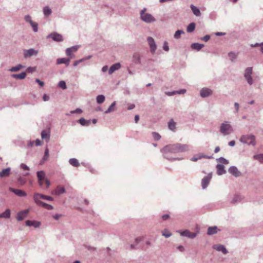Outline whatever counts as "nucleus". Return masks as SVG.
<instances>
[{"label":"nucleus","instance_id":"f257e3e1","mask_svg":"<svg viewBox=\"0 0 263 263\" xmlns=\"http://www.w3.org/2000/svg\"><path fill=\"white\" fill-rule=\"evenodd\" d=\"M146 10V8H144L143 10H142L140 12V17L141 19L147 23H150L153 22L155 21V18L151 14L146 13L145 11Z\"/></svg>","mask_w":263,"mask_h":263},{"label":"nucleus","instance_id":"f03ea898","mask_svg":"<svg viewBox=\"0 0 263 263\" xmlns=\"http://www.w3.org/2000/svg\"><path fill=\"white\" fill-rule=\"evenodd\" d=\"M232 127L228 122L223 123L220 126V132L223 135H228L232 132Z\"/></svg>","mask_w":263,"mask_h":263},{"label":"nucleus","instance_id":"7ed1b4c3","mask_svg":"<svg viewBox=\"0 0 263 263\" xmlns=\"http://www.w3.org/2000/svg\"><path fill=\"white\" fill-rule=\"evenodd\" d=\"M177 144H170L164 146L162 149L161 152L165 155L168 153H177Z\"/></svg>","mask_w":263,"mask_h":263},{"label":"nucleus","instance_id":"20e7f679","mask_svg":"<svg viewBox=\"0 0 263 263\" xmlns=\"http://www.w3.org/2000/svg\"><path fill=\"white\" fill-rule=\"evenodd\" d=\"M37 176L38 178V182L40 186L43 187V182H42V180H45V184L46 186V188H48L50 185V182L49 180L45 178V174L44 172L43 171H39L37 172Z\"/></svg>","mask_w":263,"mask_h":263},{"label":"nucleus","instance_id":"39448f33","mask_svg":"<svg viewBox=\"0 0 263 263\" xmlns=\"http://www.w3.org/2000/svg\"><path fill=\"white\" fill-rule=\"evenodd\" d=\"M241 142L255 145L256 144L255 137L253 135L242 136L240 138Z\"/></svg>","mask_w":263,"mask_h":263},{"label":"nucleus","instance_id":"423d86ee","mask_svg":"<svg viewBox=\"0 0 263 263\" xmlns=\"http://www.w3.org/2000/svg\"><path fill=\"white\" fill-rule=\"evenodd\" d=\"M252 73V68L248 67L245 70V77L247 80L248 83L251 85L253 83V80L251 77Z\"/></svg>","mask_w":263,"mask_h":263},{"label":"nucleus","instance_id":"0eeeda50","mask_svg":"<svg viewBox=\"0 0 263 263\" xmlns=\"http://www.w3.org/2000/svg\"><path fill=\"white\" fill-rule=\"evenodd\" d=\"M33 199L35 202L37 201V200H40V199H43L50 201L53 200V198L50 196H46L39 193H36L34 195Z\"/></svg>","mask_w":263,"mask_h":263},{"label":"nucleus","instance_id":"6e6552de","mask_svg":"<svg viewBox=\"0 0 263 263\" xmlns=\"http://www.w3.org/2000/svg\"><path fill=\"white\" fill-rule=\"evenodd\" d=\"M78 48L79 46H74L67 48L66 50V55L69 56L71 59L73 58V53L76 52L78 50Z\"/></svg>","mask_w":263,"mask_h":263},{"label":"nucleus","instance_id":"1a4fd4ad","mask_svg":"<svg viewBox=\"0 0 263 263\" xmlns=\"http://www.w3.org/2000/svg\"><path fill=\"white\" fill-rule=\"evenodd\" d=\"M29 210H25L21 212H19L17 213L16 219L18 221H22L23 220L29 213Z\"/></svg>","mask_w":263,"mask_h":263},{"label":"nucleus","instance_id":"9d476101","mask_svg":"<svg viewBox=\"0 0 263 263\" xmlns=\"http://www.w3.org/2000/svg\"><path fill=\"white\" fill-rule=\"evenodd\" d=\"M177 153L185 152L189 150V146L187 144H182L180 143H176Z\"/></svg>","mask_w":263,"mask_h":263},{"label":"nucleus","instance_id":"9b49d317","mask_svg":"<svg viewBox=\"0 0 263 263\" xmlns=\"http://www.w3.org/2000/svg\"><path fill=\"white\" fill-rule=\"evenodd\" d=\"M38 53L37 50L33 49H30L28 50H25L24 51V55L25 58L30 57L33 55H36Z\"/></svg>","mask_w":263,"mask_h":263},{"label":"nucleus","instance_id":"f8f14e48","mask_svg":"<svg viewBox=\"0 0 263 263\" xmlns=\"http://www.w3.org/2000/svg\"><path fill=\"white\" fill-rule=\"evenodd\" d=\"M48 37L52 38L54 41L57 42H61L63 40V37L61 34L55 32L51 33Z\"/></svg>","mask_w":263,"mask_h":263},{"label":"nucleus","instance_id":"ddd939ff","mask_svg":"<svg viewBox=\"0 0 263 263\" xmlns=\"http://www.w3.org/2000/svg\"><path fill=\"white\" fill-rule=\"evenodd\" d=\"M147 42L151 48V51L152 53H154L156 49V45L154 39L152 37L147 38Z\"/></svg>","mask_w":263,"mask_h":263},{"label":"nucleus","instance_id":"4468645a","mask_svg":"<svg viewBox=\"0 0 263 263\" xmlns=\"http://www.w3.org/2000/svg\"><path fill=\"white\" fill-rule=\"evenodd\" d=\"M229 172L235 177H239L241 175V173L238 170L236 167L231 166L229 169Z\"/></svg>","mask_w":263,"mask_h":263},{"label":"nucleus","instance_id":"2eb2a0df","mask_svg":"<svg viewBox=\"0 0 263 263\" xmlns=\"http://www.w3.org/2000/svg\"><path fill=\"white\" fill-rule=\"evenodd\" d=\"M9 190L10 191L13 192L15 195H16L18 196L23 197L26 196V193L23 190L15 189L11 187H10Z\"/></svg>","mask_w":263,"mask_h":263},{"label":"nucleus","instance_id":"dca6fc26","mask_svg":"<svg viewBox=\"0 0 263 263\" xmlns=\"http://www.w3.org/2000/svg\"><path fill=\"white\" fill-rule=\"evenodd\" d=\"M71 58L69 57V58H59L57 60V64H65L66 66H68L69 64V62L71 60Z\"/></svg>","mask_w":263,"mask_h":263},{"label":"nucleus","instance_id":"f3484780","mask_svg":"<svg viewBox=\"0 0 263 263\" xmlns=\"http://www.w3.org/2000/svg\"><path fill=\"white\" fill-rule=\"evenodd\" d=\"M212 90L208 88H204L200 91V95L202 97H206L212 94Z\"/></svg>","mask_w":263,"mask_h":263},{"label":"nucleus","instance_id":"a211bd4d","mask_svg":"<svg viewBox=\"0 0 263 263\" xmlns=\"http://www.w3.org/2000/svg\"><path fill=\"white\" fill-rule=\"evenodd\" d=\"M213 249L218 251H221L223 254H226L228 253V251L226 248L221 245H215L213 247Z\"/></svg>","mask_w":263,"mask_h":263},{"label":"nucleus","instance_id":"6ab92c4d","mask_svg":"<svg viewBox=\"0 0 263 263\" xmlns=\"http://www.w3.org/2000/svg\"><path fill=\"white\" fill-rule=\"evenodd\" d=\"M121 67V64L119 63H116L115 64H113L111 67H110L108 73L109 74H112L114 71H115L117 70H118Z\"/></svg>","mask_w":263,"mask_h":263},{"label":"nucleus","instance_id":"aec40b11","mask_svg":"<svg viewBox=\"0 0 263 263\" xmlns=\"http://www.w3.org/2000/svg\"><path fill=\"white\" fill-rule=\"evenodd\" d=\"M41 224V223L39 221H31V220H27L26 221V225L27 226H33L34 228H37L39 227Z\"/></svg>","mask_w":263,"mask_h":263},{"label":"nucleus","instance_id":"412c9836","mask_svg":"<svg viewBox=\"0 0 263 263\" xmlns=\"http://www.w3.org/2000/svg\"><path fill=\"white\" fill-rule=\"evenodd\" d=\"M211 178V176H208L203 178L202 180V187L203 189H205L208 185L210 180Z\"/></svg>","mask_w":263,"mask_h":263},{"label":"nucleus","instance_id":"4be33fe9","mask_svg":"<svg viewBox=\"0 0 263 263\" xmlns=\"http://www.w3.org/2000/svg\"><path fill=\"white\" fill-rule=\"evenodd\" d=\"M181 235L182 236H186L189 238H194L196 237V234L194 233L190 232L187 230H185L181 232Z\"/></svg>","mask_w":263,"mask_h":263},{"label":"nucleus","instance_id":"5701e85b","mask_svg":"<svg viewBox=\"0 0 263 263\" xmlns=\"http://www.w3.org/2000/svg\"><path fill=\"white\" fill-rule=\"evenodd\" d=\"M35 202L37 205H41L46 209H48V210H52L53 209V206L51 205L44 203L40 200H37V201Z\"/></svg>","mask_w":263,"mask_h":263},{"label":"nucleus","instance_id":"b1692460","mask_svg":"<svg viewBox=\"0 0 263 263\" xmlns=\"http://www.w3.org/2000/svg\"><path fill=\"white\" fill-rule=\"evenodd\" d=\"M65 192V188L61 185H58L54 191V193L57 195H59Z\"/></svg>","mask_w":263,"mask_h":263},{"label":"nucleus","instance_id":"393cba45","mask_svg":"<svg viewBox=\"0 0 263 263\" xmlns=\"http://www.w3.org/2000/svg\"><path fill=\"white\" fill-rule=\"evenodd\" d=\"M217 168V173L218 175H221L226 173V171L224 170L223 165L221 164H218L216 166Z\"/></svg>","mask_w":263,"mask_h":263},{"label":"nucleus","instance_id":"a878e982","mask_svg":"<svg viewBox=\"0 0 263 263\" xmlns=\"http://www.w3.org/2000/svg\"><path fill=\"white\" fill-rule=\"evenodd\" d=\"M11 76L16 79L22 80L26 77V73L25 72H23L19 74H13Z\"/></svg>","mask_w":263,"mask_h":263},{"label":"nucleus","instance_id":"bb28decb","mask_svg":"<svg viewBox=\"0 0 263 263\" xmlns=\"http://www.w3.org/2000/svg\"><path fill=\"white\" fill-rule=\"evenodd\" d=\"M10 168L4 169L2 171L0 172V176L1 177L8 176L10 174Z\"/></svg>","mask_w":263,"mask_h":263},{"label":"nucleus","instance_id":"cd10ccee","mask_svg":"<svg viewBox=\"0 0 263 263\" xmlns=\"http://www.w3.org/2000/svg\"><path fill=\"white\" fill-rule=\"evenodd\" d=\"M217 233V227H209L208 229L207 234L209 235H213Z\"/></svg>","mask_w":263,"mask_h":263},{"label":"nucleus","instance_id":"c85d7f7f","mask_svg":"<svg viewBox=\"0 0 263 263\" xmlns=\"http://www.w3.org/2000/svg\"><path fill=\"white\" fill-rule=\"evenodd\" d=\"M41 137L43 139H47V142L49 140V132L46 130H43L41 133Z\"/></svg>","mask_w":263,"mask_h":263},{"label":"nucleus","instance_id":"c756f323","mask_svg":"<svg viewBox=\"0 0 263 263\" xmlns=\"http://www.w3.org/2000/svg\"><path fill=\"white\" fill-rule=\"evenodd\" d=\"M191 8L193 13L196 16H199L201 15L200 11L197 7L194 6L193 5H191Z\"/></svg>","mask_w":263,"mask_h":263},{"label":"nucleus","instance_id":"7c9ffc66","mask_svg":"<svg viewBox=\"0 0 263 263\" xmlns=\"http://www.w3.org/2000/svg\"><path fill=\"white\" fill-rule=\"evenodd\" d=\"M203 46V44L199 43H193L191 45V48L197 51H199Z\"/></svg>","mask_w":263,"mask_h":263},{"label":"nucleus","instance_id":"2f4dec72","mask_svg":"<svg viewBox=\"0 0 263 263\" xmlns=\"http://www.w3.org/2000/svg\"><path fill=\"white\" fill-rule=\"evenodd\" d=\"M69 163L73 166L78 167L80 165V164H79L78 160L75 158L70 159L69 160Z\"/></svg>","mask_w":263,"mask_h":263},{"label":"nucleus","instance_id":"473e14b6","mask_svg":"<svg viewBox=\"0 0 263 263\" xmlns=\"http://www.w3.org/2000/svg\"><path fill=\"white\" fill-rule=\"evenodd\" d=\"M79 122L83 126H88V125H89V124L90 123V120H86L84 118H81L79 120Z\"/></svg>","mask_w":263,"mask_h":263},{"label":"nucleus","instance_id":"72a5a7b5","mask_svg":"<svg viewBox=\"0 0 263 263\" xmlns=\"http://www.w3.org/2000/svg\"><path fill=\"white\" fill-rule=\"evenodd\" d=\"M2 218H9L10 217V210L7 209L4 213L1 214Z\"/></svg>","mask_w":263,"mask_h":263},{"label":"nucleus","instance_id":"f704fd0d","mask_svg":"<svg viewBox=\"0 0 263 263\" xmlns=\"http://www.w3.org/2000/svg\"><path fill=\"white\" fill-rule=\"evenodd\" d=\"M168 128L172 130H174L176 128V123L173 119H171L168 122Z\"/></svg>","mask_w":263,"mask_h":263},{"label":"nucleus","instance_id":"c9c22d12","mask_svg":"<svg viewBox=\"0 0 263 263\" xmlns=\"http://www.w3.org/2000/svg\"><path fill=\"white\" fill-rule=\"evenodd\" d=\"M195 28V24L194 23H192L189 25L187 27V31L188 32H193Z\"/></svg>","mask_w":263,"mask_h":263},{"label":"nucleus","instance_id":"e433bc0d","mask_svg":"<svg viewBox=\"0 0 263 263\" xmlns=\"http://www.w3.org/2000/svg\"><path fill=\"white\" fill-rule=\"evenodd\" d=\"M116 105V102H114L109 107L108 109L105 111V114H108L115 110Z\"/></svg>","mask_w":263,"mask_h":263},{"label":"nucleus","instance_id":"4c0bfd02","mask_svg":"<svg viewBox=\"0 0 263 263\" xmlns=\"http://www.w3.org/2000/svg\"><path fill=\"white\" fill-rule=\"evenodd\" d=\"M105 101V97L100 95L97 97V102L98 104H101Z\"/></svg>","mask_w":263,"mask_h":263},{"label":"nucleus","instance_id":"58836bf2","mask_svg":"<svg viewBox=\"0 0 263 263\" xmlns=\"http://www.w3.org/2000/svg\"><path fill=\"white\" fill-rule=\"evenodd\" d=\"M24 67V66L21 64H18L17 66L15 67H12L10 69V71L13 72V71H17L19 70H20L22 68Z\"/></svg>","mask_w":263,"mask_h":263},{"label":"nucleus","instance_id":"ea45409f","mask_svg":"<svg viewBox=\"0 0 263 263\" xmlns=\"http://www.w3.org/2000/svg\"><path fill=\"white\" fill-rule=\"evenodd\" d=\"M254 159L259 160V161L263 163V154H258L254 156Z\"/></svg>","mask_w":263,"mask_h":263},{"label":"nucleus","instance_id":"a19ab883","mask_svg":"<svg viewBox=\"0 0 263 263\" xmlns=\"http://www.w3.org/2000/svg\"><path fill=\"white\" fill-rule=\"evenodd\" d=\"M162 235L165 237H169L172 235V233L167 230L165 229L162 231Z\"/></svg>","mask_w":263,"mask_h":263},{"label":"nucleus","instance_id":"79ce46f5","mask_svg":"<svg viewBox=\"0 0 263 263\" xmlns=\"http://www.w3.org/2000/svg\"><path fill=\"white\" fill-rule=\"evenodd\" d=\"M183 33H184V32L182 30H177L174 34V37L175 39H178L180 38L181 34H183Z\"/></svg>","mask_w":263,"mask_h":263},{"label":"nucleus","instance_id":"37998d69","mask_svg":"<svg viewBox=\"0 0 263 263\" xmlns=\"http://www.w3.org/2000/svg\"><path fill=\"white\" fill-rule=\"evenodd\" d=\"M51 13V10L49 7H46L44 8V13L45 15L48 16L50 15Z\"/></svg>","mask_w":263,"mask_h":263},{"label":"nucleus","instance_id":"c03bdc74","mask_svg":"<svg viewBox=\"0 0 263 263\" xmlns=\"http://www.w3.org/2000/svg\"><path fill=\"white\" fill-rule=\"evenodd\" d=\"M59 86L63 89H65L66 88V84L65 82L64 81H61L59 83Z\"/></svg>","mask_w":263,"mask_h":263},{"label":"nucleus","instance_id":"a18cd8bd","mask_svg":"<svg viewBox=\"0 0 263 263\" xmlns=\"http://www.w3.org/2000/svg\"><path fill=\"white\" fill-rule=\"evenodd\" d=\"M152 135L154 139L156 140H159L161 138V136L157 133L153 132Z\"/></svg>","mask_w":263,"mask_h":263},{"label":"nucleus","instance_id":"49530a36","mask_svg":"<svg viewBox=\"0 0 263 263\" xmlns=\"http://www.w3.org/2000/svg\"><path fill=\"white\" fill-rule=\"evenodd\" d=\"M237 54L234 53V52H230L229 53V57L231 59L232 61L235 59L237 57Z\"/></svg>","mask_w":263,"mask_h":263},{"label":"nucleus","instance_id":"de8ad7c7","mask_svg":"<svg viewBox=\"0 0 263 263\" xmlns=\"http://www.w3.org/2000/svg\"><path fill=\"white\" fill-rule=\"evenodd\" d=\"M30 25L32 27L34 31L36 32L37 31V24L35 23L31 22Z\"/></svg>","mask_w":263,"mask_h":263},{"label":"nucleus","instance_id":"09e8293b","mask_svg":"<svg viewBox=\"0 0 263 263\" xmlns=\"http://www.w3.org/2000/svg\"><path fill=\"white\" fill-rule=\"evenodd\" d=\"M219 162L221 163H223V164H228V161L227 160H226L225 158H222V157H221L219 159Z\"/></svg>","mask_w":263,"mask_h":263},{"label":"nucleus","instance_id":"8fccbe9b","mask_svg":"<svg viewBox=\"0 0 263 263\" xmlns=\"http://www.w3.org/2000/svg\"><path fill=\"white\" fill-rule=\"evenodd\" d=\"M21 168H22L24 170H27V171L29 170V167H28L26 164H25L24 163L21 164Z\"/></svg>","mask_w":263,"mask_h":263},{"label":"nucleus","instance_id":"3c124183","mask_svg":"<svg viewBox=\"0 0 263 263\" xmlns=\"http://www.w3.org/2000/svg\"><path fill=\"white\" fill-rule=\"evenodd\" d=\"M143 239V237H138L136 238L135 239V243H136V245L138 244V243H139V242L142 241Z\"/></svg>","mask_w":263,"mask_h":263},{"label":"nucleus","instance_id":"603ef678","mask_svg":"<svg viewBox=\"0 0 263 263\" xmlns=\"http://www.w3.org/2000/svg\"><path fill=\"white\" fill-rule=\"evenodd\" d=\"M163 49L166 51H168L169 48L168 44L166 42H165L163 45Z\"/></svg>","mask_w":263,"mask_h":263},{"label":"nucleus","instance_id":"864d4df0","mask_svg":"<svg viewBox=\"0 0 263 263\" xmlns=\"http://www.w3.org/2000/svg\"><path fill=\"white\" fill-rule=\"evenodd\" d=\"M49 156V150L47 148L46 149H45V155H44V158L45 159H47V158Z\"/></svg>","mask_w":263,"mask_h":263},{"label":"nucleus","instance_id":"5fc2aeb1","mask_svg":"<svg viewBox=\"0 0 263 263\" xmlns=\"http://www.w3.org/2000/svg\"><path fill=\"white\" fill-rule=\"evenodd\" d=\"M35 67H29L28 68H27L26 71L28 72H32L33 71H35Z\"/></svg>","mask_w":263,"mask_h":263},{"label":"nucleus","instance_id":"6e6d98bb","mask_svg":"<svg viewBox=\"0 0 263 263\" xmlns=\"http://www.w3.org/2000/svg\"><path fill=\"white\" fill-rule=\"evenodd\" d=\"M18 181L20 182V183L21 184H24L26 182V180L25 179H24V178H21V177H20L18 179Z\"/></svg>","mask_w":263,"mask_h":263},{"label":"nucleus","instance_id":"4d7b16f0","mask_svg":"<svg viewBox=\"0 0 263 263\" xmlns=\"http://www.w3.org/2000/svg\"><path fill=\"white\" fill-rule=\"evenodd\" d=\"M210 38V36L209 35H205L204 37H203L201 39V40H202V41H205V42H207V41H208L209 40Z\"/></svg>","mask_w":263,"mask_h":263},{"label":"nucleus","instance_id":"13d9d810","mask_svg":"<svg viewBox=\"0 0 263 263\" xmlns=\"http://www.w3.org/2000/svg\"><path fill=\"white\" fill-rule=\"evenodd\" d=\"M176 91V94H184V93L186 92V90L184 89H181L179 91Z\"/></svg>","mask_w":263,"mask_h":263},{"label":"nucleus","instance_id":"bf43d9fd","mask_svg":"<svg viewBox=\"0 0 263 263\" xmlns=\"http://www.w3.org/2000/svg\"><path fill=\"white\" fill-rule=\"evenodd\" d=\"M25 21H26V22H29V23H30V24L31 23V22H32V20H31V19L30 16H29V15H27V16H25Z\"/></svg>","mask_w":263,"mask_h":263},{"label":"nucleus","instance_id":"052dcab7","mask_svg":"<svg viewBox=\"0 0 263 263\" xmlns=\"http://www.w3.org/2000/svg\"><path fill=\"white\" fill-rule=\"evenodd\" d=\"M36 82H37L41 86H43L44 85V83L42 81H41L39 79H36Z\"/></svg>","mask_w":263,"mask_h":263},{"label":"nucleus","instance_id":"680f3d73","mask_svg":"<svg viewBox=\"0 0 263 263\" xmlns=\"http://www.w3.org/2000/svg\"><path fill=\"white\" fill-rule=\"evenodd\" d=\"M82 112V110L80 108H77L75 110L72 111L71 113H81Z\"/></svg>","mask_w":263,"mask_h":263},{"label":"nucleus","instance_id":"e2e57ef3","mask_svg":"<svg viewBox=\"0 0 263 263\" xmlns=\"http://www.w3.org/2000/svg\"><path fill=\"white\" fill-rule=\"evenodd\" d=\"M169 217H170V216L168 214H165V215H162V218L163 220H165L168 219Z\"/></svg>","mask_w":263,"mask_h":263},{"label":"nucleus","instance_id":"0e129e2a","mask_svg":"<svg viewBox=\"0 0 263 263\" xmlns=\"http://www.w3.org/2000/svg\"><path fill=\"white\" fill-rule=\"evenodd\" d=\"M49 97L48 96H47V95H44V96H43V100L44 101H47L48 100H49Z\"/></svg>","mask_w":263,"mask_h":263},{"label":"nucleus","instance_id":"69168bd1","mask_svg":"<svg viewBox=\"0 0 263 263\" xmlns=\"http://www.w3.org/2000/svg\"><path fill=\"white\" fill-rule=\"evenodd\" d=\"M35 145L36 146H39V145H41V141L39 139H36L35 141Z\"/></svg>","mask_w":263,"mask_h":263},{"label":"nucleus","instance_id":"338daca9","mask_svg":"<svg viewBox=\"0 0 263 263\" xmlns=\"http://www.w3.org/2000/svg\"><path fill=\"white\" fill-rule=\"evenodd\" d=\"M166 94L167 95L170 96H172V95L176 94V91H173V92H166Z\"/></svg>","mask_w":263,"mask_h":263},{"label":"nucleus","instance_id":"774afa93","mask_svg":"<svg viewBox=\"0 0 263 263\" xmlns=\"http://www.w3.org/2000/svg\"><path fill=\"white\" fill-rule=\"evenodd\" d=\"M61 216V215H60V214H56L54 216H53V217L56 219V220H58L59 219V218Z\"/></svg>","mask_w":263,"mask_h":263}]
</instances>
